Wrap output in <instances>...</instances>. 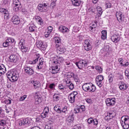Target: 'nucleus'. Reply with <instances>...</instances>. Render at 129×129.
Returning a JSON list of instances; mask_svg holds the SVG:
<instances>
[{"mask_svg":"<svg viewBox=\"0 0 129 129\" xmlns=\"http://www.w3.org/2000/svg\"><path fill=\"white\" fill-rule=\"evenodd\" d=\"M63 61H64L63 57H59L53 61V66L51 68L52 74H56L59 72V71L60 70V64Z\"/></svg>","mask_w":129,"mask_h":129,"instance_id":"1","label":"nucleus"},{"mask_svg":"<svg viewBox=\"0 0 129 129\" xmlns=\"http://www.w3.org/2000/svg\"><path fill=\"white\" fill-rule=\"evenodd\" d=\"M7 77L12 82H16L19 79V73L17 71H9L7 73Z\"/></svg>","mask_w":129,"mask_h":129,"instance_id":"2","label":"nucleus"},{"mask_svg":"<svg viewBox=\"0 0 129 129\" xmlns=\"http://www.w3.org/2000/svg\"><path fill=\"white\" fill-rule=\"evenodd\" d=\"M122 118H124V121H121L120 123L123 128L127 129L129 127V116H123Z\"/></svg>","mask_w":129,"mask_h":129,"instance_id":"3","label":"nucleus"},{"mask_svg":"<svg viewBox=\"0 0 129 129\" xmlns=\"http://www.w3.org/2000/svg\"><path fill=\"white\" fill-rule=\"evenodd\" d=\"M23 69L25 74L28 75V76H32L34 74V70L30 66H25Z\"/></svg>","mask_w":129,"mask_h":129,"instance_id":"4","label":"nucleus"},{"mask_svg":"<svg viewBox=\"0 0 129 129\" xmlns=\"http://www.w3.org/2000/svg\"><path fill=\"white\" fill-rule=\"evenodd\" d=\"M12 6L14 12H19L20 6H21V2L19 0H14Z\"/></svg>","mask_w":129,"mask_h":129,"instance_id":"5","label":"nucleus"},{"mask_svg":"<svg viewBox=\"0 0 129 129\" xmlns=\"http://www.w3.org/2000/svg\"><path fill=\"white\" fill-rule=\"evenodd\" d=\"M84 48L86 51H90L92 49V45L90 43V40H86L84 41Z\"/></svg>","mask_w":129,"mask_h":129,"instance_id":"6","label":"nucleus"},{"mask_svg":"<svg viewBox=\"0 0 129 129\" xmlns=\"http://www.w3.org/2000/svg\"><path fill=\"white\" fill-rule=\"evenodd\" d=\"M115 98H107L105 101L106 104L107 106H113L114 104H115Z\"/></svg>","mask_w":129,"mask_h":129,"instance_id":"7","label":"nucleus"},{"mask_svg":"<svg viewBox=\"0 0 129 129\" xmlns=\"http://www.w3.org/2000/svg\"><path fill=\"white\" fill-rule=\"evenodd\" d=\"M57 52L58 54H64L66 52V49L64 47V46L56 44Z\"/></svg>","mask_w":129,"mask_h":129,"instance_id":"8","label":"nucleus"},{"mask_svg":"<svg viewBox=\"0 0 129 129\" xmlns=\"http://www.w3.org/2000/svg\"><path fill=\"white\" fill-rule=\"evenodd\" d=\"M76 65L79 69H82L84 66L87 65V62L84 60H80L79 62H76Z\"/></svg>","mask_w":129,"mask_h":129,"instance_id":"9","label":"nucleus"},{"mask_svg":"<svg viewBox=\"0 0 129 129\" xmlns=\"http://www.w3.org/2000/svg\"><path fill=\"white\" fill-rule=\"evenodd\" d=\"M31 122V120L29 118H26L25 119H22L21 121H19V125H27V124H29Z\"/></svg>","mask_w":129,"mask_h":129,"instance_id":"10","label":"nucleus"},{"mask_svg":"<svg viewBox=\"0 0 129 129\" xmlns=\"http://www.w3.org/2000/svg\"><path fill=\"white\" fill-rule=\"evenodd\" d=\"M11 21L14 25H19V24L21 23L19 16L17 15L13 16L12 18Z\"/></svg>","mask_w":129,"mask_h":129,"instance_id":"11","label":"nucleus"},{"mask_svg":"<svg viewBox=\"0 0 129 129\" xmlns=\"http://www.w3.org/2000/svg\"><path fill=\"white\" fill-rule=\"evenodd\" d=\"M36 46L37 48H39L41 50H43V51L46 50V46L43 44V42H42V41H37L36 42Z\"/></svg>","mask_w":129,"mask_h":129,"instance_id":"12","label":"nucleus"},{"mask_svg":"<svg viewBox=\"0 0 129 129\" xmlns=\"http://www.w3.org/2000/svg\"><path fill=\"white\" fill-rule=\"evenodd\" d=\"M111 40L112 42L117 43L120 40V36L118 34H114L111 37Z\"/></svg>","mask_w":129,"mask_h":129,"instance_id":"13","label":"nucleus"},{"mask_svg":"<svg viewBox=\"0 0 129 129\" xmlns=\"http://www.w3.org/2000/svg\"><path fill=\"white\" fill-rule=\"evenodd\" d=\"M0 12L1 13H3V14L5 15L4 16V19H5V20H8V19H9V16H10V14H9V11H8L7 9L4 8H1Z\"/></svg>","mask_w":129,"mask_h":129,"instance_id":"14","label":"nucleus"},{"mask_svg":"<svg viewBox=\"0 0 129 129\" xmlns=\"http://www.w3.org/2000/svg\"><path fill=\"white\" fill-rule=\"evenodd\" d=\"M34 97L35 100V104H40V103L42 102V97L38 96V93H35Z\"/></svg>","mask_w":129,"mask_h":129,"instance_id":"15","label":"nucleus"},{"mask_svg":"<svg viewBox=\"0 0 129 129\" xmlns=\"http://www.w3.org/2000/svg\"><path fill=\"white\" fill-rule=\"evenodd\" d=\"M19 45L21 46V51L23 53H26L28 51V47L24 46V40L21 39L19 42Z\"/></svg>","mask_w":129,"mask_h":129,"instance_id":"16","label":"nucleus"},{"mask_svg":"<svg viewBox=\"0 0 129 129\" xmlns=\"http://www.w3.org/2000/svg\"><path fill=\"white\" fill-rule=\"evenodd\" d=\"M116 17L118 22H122V20H123V15H122V13L121 12H116Z\"/></svg>","mask_w":129,"mask_h":129,"instance_id":"17","label":"nucleus"},{"mask_svg":"<svg viewBox=\"0 0 129 129\" xmlns=\"http://www.w3.org/2000/svg\"><path fill=\"white\" fill-rule=\"evenodd\" d=\"M59 31H61L62 33H69L70 32V30L68 28L66 27V26H60L59 28Z\"/></svg>","mask_w":129,"mask_h":129,"instance_id":"18","label":"nucleus"},{"mask_svg":"<svg viewBox=\"0 0 129 129\" xmlns=\"http://www.w3.org/2000/svg\"><path fill=\"white\" fill-rule=\"evenodd\" d=\"M119 88L120 90L124 91L127 89V86L124 83H120L119 85Z\"/></svg>","mask_w":129,"mask_h":129,"instance_id":"19","label":"nucleus"},{"mask_svg":"<svg viewBox=\"0 0 129 129\" xmlns=\"http://www.w3.org/2000/svg\"><path fill=\"white\" fill-rule=\"evenodd\" d=\"M10 59L11 62H14V63L17 62V61L19 60V58L16 55H11L10 56Z\"/></svg>","mask_w":129,"mask_h":129,"instance_id":"20","label":"nucleus"},{"mask_svg":"<svg viewBox=\"0 0 129 129\" xmlns=\"http://www.w3.org/2000/svg\"><path fill=\"white\" fill-rule=\"evenodd\" d=\"M74 7H79L81 5V0H72Z\"/></svg>","mask_w":129,"mask_h":129,"instance_id":"21","label":"nucleus"},{"mask_svg":"<svg viewBox=\"0 0 129 129\" xmlns=\"http://www.w3.org/2000/svg\"><path fill=\"white\" fill-rule=\"evenodd\" d=\"M90 85V83L84 84L82 86V88L84 91L87 92L89 90V86Z\"/></svg>","mask_w":129,"mask_h":129,"instance_id":"22","label":"nucleus"},{"mask_svg":"<svg viewBox=\"0 0 129 129\" xmlns=\"http://www.w3.org/2000/svg\"><path fill=\"white\" fill-rule=\"evenodd\" d=\"M96 90V87L92 83H90V86L89 87V92H94Z\"/></svg>","mask_w":129,"mask_h":129,"instance_id":"23","label":"nucleus"},{"mask_svg":"<svg viewBox=\"0 0 129 129\" xmlns=\"http://www.w3.org/2000/svg\"><path fill=\"white\" fill-rule=\"evenodd\" d=\"M6 71L7 69L6 68V67H5L4 65L2 64V66H0V76L1 75L5 74Z\"/></svg>","mask_w":129,"mask_h":129,"instance_id":"24","label":"nucleus"},{"mask_svg":"<svg viewBox=\"0 0 129 129\" xmlns=\"http://www.w3.org/2000/svg\"><path fill=\"white\" fill-rule=\"evenodd\" d=\"M96 9L98 13V17H100L101 15H102L103 13L102 8H101V7H100V6H97Z\"/></svg>","mask_w":129,"mask_h":129,"instance_id":"25","label":"nucleus"},{"mask_svg":"<svg viewBox=\"0 0 129 129\" xmlns=\"http://www.w3.org/2000/svg\"><path fill=\"white\" fill-rule=\"evenodd\" d=\"M75 98L76 97H74V96L71 95V94H70L69 96V99L70 102H71V103H74V102H75Z\"/></svg>","mask_w":129,"mask_h":129,"instance_id":"26","label":"nucleus"},{"mask_svg":"<svg viewBox=\"0 0 129 129\" xmlns=\"http://www.w3.org/2000/svg\"><path fill=\"white\" fill-rule=\"evenodd\" d=\"M44 63V61L42 60V59H39V63L37 64V68L38 69H42V68L43 67V64Z\"/></svg>","mask_w":129,"mask_h":129,"instance_id":"27","label":"nucleus"},{"mask_svg":"<svg viewBox=\"0 0 129 129\" xmlns=\"http://www.w3.org/2000/svg\"><path fill=\"white\" fill-rule=\"evenodd\" d=\"M97 26V22L95 21L94 23H93L91 26H90L89 30L91 31V32H92V30L94 29H95L96 27Z\"/></svg>","mask_w":129,"mask_h":129,"instance_id":"28","label":"nucleus"},{"mask_svg":"<svg viewBox=\"0 0 129 129\" xmlns=\"http://www.w3.org/2000/svg\"><path fill=\"white\" fill-rule=\"evenodd\" d=\"M74 120V117L73 115L69 116L67 118V122H73Z\"/></svg>","mask_w":129,"mask_h":129,"instance_id":"29","label":"nucleus"},{"mask_svg":"<svg viewBox=\"0 0 129 129\" xmlns=\"http://www.w3.org/2000/svg\"><path fill=\"white\" fill-rule=\"evenodd\" d=\"M54 39L56 44V47H57V45H60V44H61V39L58 37H55Z\"/></svg>","mask_w":129,"mask_h":129,"instance_id":"30","label":"nucleus"},{"mask_svg":"<svg viewBox=\"0 0 129 129\" xmlns=\"http://www.w3.org/2000/svg\"><path fill=\"white\" fill-rule=\"evenodd\" d=\"M53 97L54 101H58L60 99V95L59 94H54Z\"/></svg>","mask_w":129,"mask_h":129,"instance_id":"31","label":"nucleus"},{"mask_svg":"<svg viewBox=\"0 0 129 129\" xmlns=\"http://www.w3.org/2000/svg\"><path fill=\"white\" fill-rule=\"evenodd\" d=\"M96 83L99 87H102V81H100V80H98L97 79H96Z\"/></svg>","mask_w":129,"mask_h":129,"instance_id":"32","label":"nucleus"},{"mask_svg":"<svg viewBox=\"0 0 129 129\" xmlns=\"http://www.w3.org/2000/svg\"><path fill=\"white\" fill-rule=\"evenodd\" d=\"M107 114H108V116H109V117H110V118L111 119L113 118V117L115 116V112H114V111L108 113Z\"/></svg>","mask_w":129,"mask_h":129,"instance_id":"33","label":"nucleus"},{"mask_svg":"<svg viewBox=\"0 0 129 129\" xmlns=\"http://www.w3.org/2000/svg\"><path fill=\"white\" fill-rule=\"evenodd\" d=\"M29 30L30 32H35V30H36V26L34 25H32L29 27Z\"/></svg>","mask_w":129,"mask_h":129,"instance_id":"34","label":"nucleus"},{"mask_svg":"<svg viewBox=\"0 0 129 129\" xmlns=\"http://www.w3.org/2000/svg\"><path fill=\"white\" fill-rule=\"evenodd\" d=\"M7 42L9 43L10 45H12V43H15V39L11 37L7 38Z\"/></svg>","mask_w":129,"mask_h":129,"instance_id":"35","label":"nucleus"},{"mask_svg":"<svg viewBox=\"0 0 129 129\" xmlns=\"http://www.w3.org/2000/svg\"><path fill=\"white\" fill-rule=\"evenodd\" d=\"M36 58L34 59L32 61V64H36L37 62H38V60L39 58H40V54H36Z\"/></svg>","mask_w":129,"mask_h":129,"instance_id":"36","label":"nucleus"},{"mask_svg":"<svg viewBox=\"0 0 129 129\" xmlns=\"http://www.w3.org/2000/svg\"><path fill=\"white\" fill-rule=\"evenodd\" d=\"M67 87H68L70 90H73V89H74V84L71 83V84L67 85Z\"/></svg>","mask_w":129,"mask_h":129,"instance_id":"37","label":"nucleus"},{"mask_svg":"<svg viewBox=\"0 0 129 129\" xmlns=\"http://www.w3.org/2000/svg\"><path fill=\"white\" fill-rule=\"evenodd\" d=\"M54 110L55 111H56V112H58V113H61V109L58 106H55L54 107Z\"/></svg>","mask_w":129,"mask_h":129,"instance_id":"38","label":"nucleus"},{"mask_svg":"<svg viewBox=\"0 0 129 129\" xmlns=\"http://www.w3.org/2000/svg\"><path fill=\"white\" fill-rule=\"evenodd\" d=\"M103 51H104V52H105V53L108 52V51H109V45L105 46L103 49Z\"/></svg>","mask_w":129,"mask_h":129,"instance_id":"39","label":"nucleus"},{"mask_svg":"<svg viewBox=\"0 0 129 129\" xmlns=\"http://www.w3.org/2000/svg\"><path fill=\"white\" fill-rule=\"evenodd\" d=\"M33 86L34 88H38V87H40V83L39 82L35 81L34 82Z\"/></svg>","mask_w":129,"mask_h":129,"instance_id":"40","label":"nucleus"},{"mask_svg":"<svg viewBox=\"0 0 129 129\" xmlns=\"http://www.w3.org/2000/svg\"><path fill=\"white\" fill-rule=\"evenodd\" d=\"M88 11L91 14H93L94 13H95V8L91 7L88 10Z\"/></svg>","mask_w":129,"mask_h":129,"instance_id":"41","label":"nucleus"},{"mask_svg":"<svg viewBox=\"0 0 129 129\" xmlns=\"http://www.w3.org/2000/svg\"><path fill=\"white\" fill-rule=\"evenodd\" d=\"M95 69L96 70H97L99 73H101V72H102V68L98 66L95 67Z\"/></svg>","mask_w":129,"mask_h":129,"instance_id":"42","label":"nucleus"},{"mask_svg":"<svg viewBox=\"0 0 129 129\" xmlns=\"http://www.w3.org/2000/svg\"><path fill=\"white\" fill-rule=\"evenodd\" d=\"M43 5L42 4H39L38 6V9L39 10V12H44V10H43Z\"/></svg>","mask_w":129,"mask_h":129,"instance_id":"43","label":"nucleus"},{"mask_svg":"<svg viewBox=\"0 0 129 129\" xmlns=\"http://www.w3.org/2000/svg\"><path fill=\"white\" fill-rule=\"evenodd\" d=\"M79 109L80 112H83V111H85V106H81V107H79Z\"/></svg>","mask_w":129,"mask_h":129,"instance_id":"44","label":"nucleus"},{"mask_svg":"<svg viewBox=\"0 0 129 129\" xmlns=\"http://www.w3.org/2000/svg\"><path fill=\"white\" fill-rule=\"evenodd\" d=\"M109 82L111 83L113 81V76L112 75H110L108 77Z\"/></svg>","mask_w":129,"mask_h":129,"instance_id":"45","label":"nucleus"},{"mask_svg":"<svg viewBox=\"0 0 129 129\" xmlns=\"http://www.w3.org/2000/svg\"><path fill=\"white\" fill-rule=\"evenodd\" d=\"M6 120L2 119L0 121V125H1V126H5V125H6Z\"/></svg>","mask_w":129,"mask_h":129,"instance_id":"46","label":"nucleus"},{"mask_svg":"<svg viewBox=\"0 0 129 129\" xmlns=\"http://www.w3.org/2000/svg\"><path fill=\"white\" fill-rule=\"evenodd\" d=\"M65 82H66V83L67 85H69V84H70L71 83H72V82H71V80H70V79H69L68 78L66 79Z\"/></svg>","mask_w":129,"mask_h":129,"instance_id":"47","label":"nucleus"},{"mask_svg":"<svg viewBox=\"0 0 129 129\" xmlns=\"http://www.w3.org/2000/svg\"><path fill=\"white\" fill-rule=\"evenodd\" d=\"M8 46H11L9 43V41L6 40V41L3 43V46L5 47H8Z\"/></svg>","mask_w":129,"mask_h":129,"instance_id":"48","label":"nucleus"},{"mask_svg":"<svg viewBox=\"0 0 129 129\" xmlns=\"http://www.w3.org/2000/svg\"><path fill=\"white\" fill-rule=\"evenodd\" d=\"M4 103H5V104H11V103H12V100L9 99H6L4 101Z\"/></svg>","mask_w":129,"mask_h":129,"instance_id":"49","label":"nucleus"},{"mask_svg":"<svg viewBox=\"0 0 129 129\" xmlns=\"http://www.w3.org/2000/svg\"><path fill=\"white\" fill-rule=\"evenodd\" d=\"M67 106H64L62 110H61V113L63 112V113H66L67 112Z\"/></svg>","mask_w":129,"mask_h":129,"instance_id":"50","label":"nucleus"},{"mask_svg":"<svg viewBox=\"0 0 129 129\" xmlns=\"http://www.w3.org/2000/svg\"><path fill=\"white\" fill-rule=\"evenodd\" d=\"M93 122L94 125H96V126L98 124V120H97V119H93Z\"/></svg>","mask_w":129,"mask_h":129,"instance_id":"51","label":"nucleus"},{"mask_svg":"<svg viewBox=\"0 0 129 129\" xmlns=\"http://www.w3.org/2000/svg\"><path fill=\"white\" fill-rule=\"evenodd\" d=\"M26 98H27V95H24L23 96H21L20 97V101H24V100H25V99H26Z\"/></svg>","mask_w":129,"mask_h":129,"instance_id":"52","label":"nucleus"},{"mask_svg":"<svg viewBox=\"0 0 129 129\" xmlns=\"http://www.w3.org/2000/svg\"><path fill=\"white\" fill-rule=\"evenodd\" d=\"M74 113H79L80 111H79V107H76L74 109Z\"/></svg>","mask_w":129,"mask_h":129,"instance_id":"53","label":"nucleus"},{"mask_svg":"<svg viewBox=\"0 0 129 129\" xmlns=\"http://www.w3.org/2000/svg\"><path fill=\"white\" fill-rule=\"evenodd\" d=\"M74 78L75 82H80V80H79V78H78V76L76 75L74 77Z\"/></svg>","mask_w":129,"mask_h":129,"instance_id":"54","label":"nucleus"},{"mask_svg":"<svg viewBox=\"0 0 129 129\" xmlns=\"http://www.w3.org/2000/svg\"><path fill=\"white\" fill-rule=\"evenodd\" d=\"M37 22L39 23L40 26H43L44 25V21H43V19L41 18L40 20H38Z\"/></svg>","mask_w":129,"mask_h":129,"instance_id":"55","label":"nucleus"},{"mask_svg":"<svg viewBox=\"0 0 129 129\" xmlns=\"http://www.w3.org/2000/svg\"><path fill=\"white\" fill-rule=\"evenodd\" d=\"M49 88H50V89H54L55 88V84H50L49 85Z\"/></svg>","mask_w":129,"mask_h":129,"instance_id":"56","label":"nucleus"},{"mask_svg":"<svg viewBox=\"0 0 129 129\" xmlns=\"http://www.w3.org/2000/svg\"><path fill=\"white\" fill-rule=\"evenodd\" d=\"M96 79H98L99 80L102 81L104 79L103 76H98L96 77Z\"/></svg>","mask_w":129,"mask_h":129,"instance_id":"57","label":"nucleus"},{"mask_svg":"<svg viewBox=\"0 0 129 129\" xmlns=\"http://www.w3.org/2000/svg\"><path fill=\"white\" fill-rule=\"evenodd\" d=\"M78 94V93H77V91H74L73 93H71V95H73V96H74L75 97H77Z\"/></svg>","mask_w":129,"mask_h":129,"instance_id":"58","label":"nucleus"},{"mask_svg":"<svg viewBox=\"0 0 129 129\" xmlns=\"http://www.w3.org/2000/svg\"><path fill=\"white\" fill-rule=\"evenodd\" d=\"M48 114H47V113H42L41 114V116L43 118H45V117H47V115Z\"/></svg>","mask_w":129,"mask_h":129,"instance_id":"59","label":"nucleus"},{"mask_svg":"<svg viewBox=\"0 0 129 129\" xmlns=\"http://www.w3.org/2000/svg\"><path fill=\"white\" fill-rule=\"evenodd\" d=\"M44 111L45 113L48 114L49 113V107H45L44 109Z\"/></svg>","mask_w":129,"mask_h":129,"instance_id":"60","label":"nucleus"},{"mask_svg":"<svg viewBox=\"0 0 129 129\" xmlns=\"http://www.w3.org/2000/svg\"><path fill=\"white\" fill-rule=\"evenodd\" d=\"M88 123H89V124H90V123H92V122H93V119L92 118H89L88 119Z\"/></svg>","mask_w":129,"mask_h":129,"instance_id":"61","label":"nucleus"},{"mask_svg":"<svg viewBox=\"0 0 129 129\" xmlns=\"http://www.w3.org/2000/svg\"><path fill=\"white\" fill-rule=\"evenodd\" d=\"M102 36H107V32L106 30H103L101 32Z\"/></svg>","mask_w":129,"mask_h":129,"instance_id":"62","label":"nucleus"},{"mask_svg":"<svg viewBox=\"0 0 129 129\" xmlns=\"http://www.w3.org/2000/svg\"><path fill=\"white\" fill-rule=\"evenodd\" d=\"M86 101L87 103H92V100H91V99L86 98Z\"/></svg>","mask_w":129,"mask_h":129,"instance_id":"63","label":"nucleus"},{"mask_svg":"<svg viewBox=\"0 0 129 129\" xmlns=\"http://www.w3.org/2000/svg\"><path fill=\"white\" fill-rule=\"evenodd\" d=\"M81 129V126H80L79 125H75L74 127H73V129Z\"/></svg>","mask_w":129,"mask_h":129,"instance_id":"64","label":"nucleus"}]
</instances>
